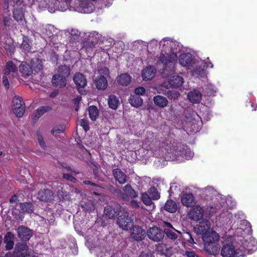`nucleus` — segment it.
<instances>
[{
	"label": "nucleus",
	"instance_id": "55",
	"mask_svg": "<svg viewBox=\"0 0 257 257\" xmlns=\"http://www.w3.org/2000/svg\"><path fill=\"white\" fill-rule=\"evenodd\" d=\"M3 83L6 88H9L10 87V84L9 83L8 78L6 76H3Z\"/></svg>",
	"mask_w": 257,
	"mask_h": 257
},
{
	"label": "nucleus",
	"instance_id": "32",
	"mask_svg": "<svg viewBox=\"0 0 257 257\" xmlns=\"http://www.w3.org/2000/svg\"><path fill=\"white\" fill-rule=\"evenodd\" d=\"M117 82L122 86H126L130 84L131 80V76L127 73L120 75L117 77Z\"/></svg>",
	"mask_w": 257,
	"mask_h": 257
},
{
	"label": "nucleus",
	"instance_id": "29",
	"mask_svg": "<svg viewBox=\"0 0 257 257\" xmlns=\"http://www.w3.org/2000/svg\"><path fill=\"white\" fill-rule=\"evenodd\" d=\"M153 100L156 105L162 108L167 106L168 103L167 99L161 95L155 96L153 98Z\"/></svg>",
	"mask_w": 257,
	"mask_h": 257
},
{
	"label": "nucleus",
	"instance_id": "2",
	"mask_svg": "<svg viewBox=\"0 0 257 257\" xmlns=\"http://www.w3.org/2000/svg\"><path fill=\"white\" fill-rule=\"evenodd\" d=\"M242 230H243L244 235L247 234L246 238L243 236L242 240V247L243 251H247V253H252L257 249V241L251 236V226L250 223L246 220H242Z\"/></svg>",
	"mask_w": 257,
	"mask_h": 257
},
{
	"label": "nucleus",
	"instance_id": "50",
	"mask_svg": "<svg viewBox=\"0 0 257 257\" xmlns=\"http://www.w3.org/2000/svg\"><path fill=\"white\" fill-rule=\"evenodd\" d=\"M6 67L11 72H14L17 70L16 66L12 61H9L6 65Z\"/></svg>",
	"mask_w": 257,
	"mask_h": 257
},
{
	"label": "nucleus",
	"instance_id": "60",
	"mask_svg": "<svg viewBox=\"0 0 257 257\" xmlns=\"http://www.w3.org/2000/svg\"><path fill=\"white\" fill-rule=\"evenodd\" d=\"M194 74L200 75L204 73V70L202 68H197L194 70Z\"/></svg>",
	"mask_w": 257,
	"mask_h": 257
},
{
	"label": "nucleus",
	"instance_id": "63",
	"mask_svg": "<svg viewBox=\"0 0 257 257\" xmlns=\"http://www.w3.org/2000/svg\"><path fill=\"white\" fill-rule=\"evenodd\" d=\"M58 94V90H55L50 93V97L51 98H54V97H56Z\"/></svg>",
	"mask_w": 257,
	"mask_h": 257
},
{
	"label": "nucleus",
	"instance_id": "13",
	"mask_svg": "<svg viewBox=\"0 0 257 257\" xmlns=\"http://www.w3.org/2000/svg\"><path fill=\"white\" fill-rule=\"evenodd\" d=\"M202 238L204 244H208L217 242L219 238V235L214 231H211L203 235Z\"/></svg>",
	"mask_w": 257,
	"mask_h": 257
},
{
	"label": "nucleus",
	"instance_id": "28",
	"mask_svg": "<svg viewBox=\"0 0 257 257\" xmlns=\"http://www.w3.org/2000/svg\"><path fill=\"white\" fill-rule=\"evenodd\" d=\"M187 97L190 101L193 103H199L201 100V93L197 90H193L188 93Z\"/></svg>",
	"mask_w": 257,
	"mask_h": 257
},
{
	"label": "nucleus",
	"instance_id": "37",
	"mask_svg": "<svg viewBox=\"0 0 257 257\" xmlns=\"http://www.w3.org/2000/svg\"><path fill=\"white\" fill-rule=\"evenodd\" d=\"M118 99L114 95H111L108 98V104L109 107L113 109H116L118 104Z\"/></svg>",
	"mask_w": 257,
	"mask_h": 257
},
{
	"label": "nucleus",
	"instance_id": "46",
	"mask_svg": "<svg viewBox=\"0 0 257 257\" xmlns=\"http://www.w3.org/2000/svg\"><path fill=\"white\" fill-rule=\"evenodd\" d=\"M169 99H177L179 98L180 94L177 91H168L165 94Z\"/></svg>",
	"mask_w": 257,
	"mask_h": 257
},
{
	"label": "nucleus",
	"instance_id": "34",
	"mask_svg": "<svg viewBox=\"0 0 257 257\" xmlns=\"http://www.w3.org/2000/svg\"><path fill=\"white\" fill-rule=\"evenodd\" d=\"M20 206L21 210L24 212L31 213L34 211V205L31 202L21 203Z\"/></svg>",
	"mask_w": 257,
	"mask_h": 257
},
{
	"label": "nucleus",
	"instance_id": "15",
	"mask_svg": "<svg viewBox=\"0 0 257 257\" xmlns=\"http://www.w3.org/2000/svg\"><path fill=\"white\" fill-rule=\"evenodd\" d=\"M16 254L18 257H26L29 254L28 246L26 243H19L16 245Z\"/></svg>",
	"mask_w": 257,
	"mask_h": 257
},
{
	"label": "nucleus",
	"instance_id": "64",
	"mask_svg": "<svg viewBox=\"0 0 257 257\" xmlns=\"http://www.w3.org/2000/svg\"><path fill=\"white\" fill-rule=\"evenodd\" d=\"M17 199H18L17 196L16 195H14L12 196V197L11 198V199L10 200V202L11 203H13L16 202Z\"/></svg>",
	"mask_w": 257,
	"mask_h": 257
},
{
	"label": "nucleus",
	"instance_id": "20",
	"mask_svg": "<svg viewBox=\"0 0 257 257\" xmlns=\"http://www.w3.org/2000/svg\"><path fill=\"white\" fill-rule=\"evenodd\" d=\"M123 192L122 197L124 199H126L128 197L135 198L138 196L136 192L130 184H126L123 187Z\"/></svg>",
	"mask_w": 257,
	"mask_h": 257
},
{
	"label": "nucleus",
	"instance_id": "58",
	"mask_svg": "<svg viewBox=\"0 0 257 257\" xmlns=\"http://www.w3.org/2000/svg\"><path fill=\"white\" fill-rule=\"evenodd\" d=\"M38 141L40 144V145L42 147L44 148L45 147V142L43 140L42 137L39 134L38 135Z\"/></svg>",
	"mask_w": 257,
	"mask_h": 257
},
{
	"label": "nucleus",
	"instance_id": "35",
	"mask_svg": "<svg viewBox=\"0 0 257 257\" xmlns=\"http://www.w3.org/2000/svg\"><path fill=\"white\" fill-rule=\"evenodd\" d=\"M164 209L169 212L173 213L177 210V206L174 201L169 200L166 202L164 206Z\"/></svg>",
	"mask_w": 257,
	"mask_h": 257
},
{
	"label": "nucleus",
	"instance_id": "26",
	"mask_svg": "<svg viewBox=\"0 0 257 257\" xmlns=\"http://www.w3.org/2000/svg\"><path fill=\"white\" fill-rule=\"evenodd\" d=\"M157 250L161 254L168 256L171 253L172 249V247L169 246L167 244L161 243L157 246Z\"/></svg>",
	"mask_w": 257,
	"mask_h": 257
},
{
	"label": "nucleus",
	"instance_id": "42",
	"mask_svg": "<svg viewBox=\"0 0 257 257\" xmlns=\"http://www.w3.org/2000/svg\"><path fill=\"white\" fill-rule=\"evenodd\" d=\"M219 205H208L207 206L204 212L206 214L208 215H212L214 213H216V211L219 209Z\"/></svg>",
	"mask_w": 257,
	"mask_h": 257
},
{
	"label": "nucleus",
	"instance_id": "40",
	"mask_svg": "<svg viewBox=\"0 0 257 257\" xmlns=\"http://www.w3.org/2000/svg\"><path fill=\"white\" fill-rule=\"evenodd\" d=\"M52 109V108L49 106H43L38 108L35 112L36 116L38 118L40 117L45 112H48Z\"/></svg>",
	"mask_w": 257,
	"mask_h": 257
},
{
	"label": "nucleus",
	"instance_id": "17",
	"mask_svg": "<svg viewBox=\"0 0 257 257\" xmlns=\"http://www.w3.org/2000/svg\"><path fill=\"white\" fill-rule=\"evenodd\" d=\"M181 202L184 206L190 207L195 204V199L192 194L185 193L181 197Z\"/></svg>",
	"mask_w": 257,
	"mask_h": 257
},
{
	"label": "nucleus",
	"instance_id": "49",
	"mask_svg": "<svg viewBox=\"0 0 257 257\" xmlns=\"http://www.w3.org/2000/svg\"><path fill=\"white\" fill-rule=\"evenodd\" d=\"M63 178L68 180L73 183H76L77 181L75 178H74L73 176H72V175L69 173H63Z\"/></svg>",
	"mask_w": 257,
	"mask_h": 257
},
{
	"label": "nucleus",
	"instance_id": "16",
	"mask_svg": "<svg viewBox=\"0 0 257 257\" xmlns=\"http://www.w3.org/2000/svg\"><path fill=\"white\" fill-rule=\"evenodd\" d=\"M19 237L23 240H29L32 236V231L27 227L21 226L18 229Z\"/></svg>",
	"mask_w": 257,
	"mask_h": 257
},
{
	"label": "nucleus",
	"instance_id": "7",
	"mask_svg": "<svg viewBox=\"0 0 257 257\" xmlns=\"http://www.w3.org/2000/svg\"><path fill=\"white\" fill-rule=\"evenodd\" d=\"M163 227L164 233L172 240H175L178 238V235L181 234V232L175 229L169 222H164Z\"/></svg>",
	"mask_w": 257,
	"mask_h": 257
},
{
	"label": "nucleus",
	"instance_id": "48",
	"mask_svg": "<svg viewBox=\"0 0 257 257\" xmlns=\"http://www.w3.org/2000/svg\"><path fill=\"white\" fill-rule=\"evenodd\" d=\"M79 124L83 127L85 132L88 131L89 130V126L88 122V120L86 119H81L79 120Z\"/></svg>",
	"mask_w": 257,
	"mask_h": 257
},
{
	"label": "nucleus",
	"instance_id": "47",
	"mask_svg": "<svg viewBox=\"0 0 257 257\" xmlns=\"http://www.w3.org/2000/svg\"><path fill=\"white\" fill-rule=\"evenodd\" d=\"M64 132V128L62 126H56L51 130V133L53 135H56L58 134L62 133Z\"/></svg>",
	"mask_w": 257,
	"mask_h": 257
},
{
	"label": "nucleus",
	"instance_id": "14",
	"mask_svg": "<svg viewBox=\"0 0 257 257\" xmlns=\"http://www.w3.org/2000/svg\"><path fill=\"white\" fill-rule=\"evenodd\" d=\"M204 212L200 206L196 205L190 211L189 216L192 219L197 220L203 216Z\"/></svg>",
	"mask_w": 257,
	"mask_h": 257
},
{
	"label": "nucleus",
	"instance_id": "56",
	"mask_svg": "<svg viewBox=\"0 0 257 257\" xmlns=\"http://www.w3.org/2000/svg\"><path fill=\"white\" fill-rule=\"evenodd\" d=\"M11 18L10 17H5L4 19V23L6 27L10 26L11 25Z\"/></svg>",
	"mask_w": 257,
	"mask_h": 257
},
{
	"label": "nucleus",
	"instance_id": "59",
	"mask_svg": "<svg viewBox=\"0 0 257 257\" xmlns=\"http://www.w3.org/2000/svg\"><path fill=\"white\" fill-rule=\"evenodd\" d=\"M81 97L80 96H78L76 98H75L74 99H73V102L74 103L77 105V104L79 103L80 100H81ZM78 106H76V108H75V109L76 111L78 110Z\"/></svg>",
	"mask_w": 257,
	"mask_h": 257
},
{
	"label": "nucleus",
	"instance_id": "1",
	"mask_svg": "<svg viewBox=\"0 0 257 257\" xmlns=\"http://www.w3.org/2000/svg\"><path fill=\"white\" fill-rule=\"evenodd\" d=\"M160 46L161 53L159 60L164 67V73L174 72L177 58L176 43L170 39H163L160 42Z\"/></svg>",
	"mask_w": 257,
	"mask_h": 257
},
{
	"label": "nucleus",
	"instance_id": "4",
	"mask_svg": "<svg viewBox=\"0 0 257 257\" xmlns=\"http://www.w3.org/2000/svg\"><path fill=\"white\" fill-rule=\"evenodd\" d=\"M232 237L228 240L224 241L221 250V255L223 257H237L238 254L237 249L235 248L232 241Z\"/></svg>",
	"mask_w": 257,
	"mask_h": 257
},
{
	"label": "nucleus",
	"instance_id": "24",
	"mask_svg": "<svg viewBox=\"0 0 257 257\" xmlns=\"http://www.w3.org/2000/svg\"><path fill=\"white\" fill-rule=\"evenodd\" d=\"M14 235L11 232H8L6 233L4 237V242L6 244V250L12 249L14 245Z\"/></svg>",
	"mask_w": 257,
	"mask_h": 257
},
{
	"label": "nucleus",
	"instance_id": "22",
	"mask_svg": "<svg viewBox=\"0 0 257 257\" xmlns=\"http://www.w3.org/2000/svg\"><path fill=\"white\" fill-rule=\"evenodd\" d=\"M169 84L171 87H179L184 83L182 77L176 75L171 77L168 80Z\"/></svg>",
	"mask_w": 257,
	"mask_h": 257
},
{
	"label": "nucleus",
	"instance_id": "41",
	"mask_svg": "<svg viewBox=\"0 0 257 257\" xmlns=\"http://www.w3.org/2000/svg\"><path fill=\"white\" fill-rule=\"evenodd\" d=\"M32 64L34 69L36 70H41L43 68L42 60L39 58H35L32 60Z\"/></svg>",
	"mask_w": 257,
	"mask_h": 257
},
{
	"label": "nucleus",
	"instance_id": "44",
	"mask_svg": "<svg viewBox=\"0 0 257 257\" xmlns=\"http://www.w3.org/2000/svg\"><path fill=\"white\" fill-rule=\"evenodd\" d=\"M141 198L144 203L147 205H150L153 203L151 196H149L147 193H143L141 195Z\"/></svg>",
	"mask_w": 257,
	"mask_h": 257
},
{
	"label": "nucleus",
	"instance_id": "6",
	"mask_svg": "<svg viewBox=\"0 0 257 257\" xmlns=\"http://www.w3.org/2000/svg\"><path fill=\"white\" fill-rule=\"evenodd\" d=\"M147 234L151 240L156 242L161 241L164 237V231L156 226L149 228Z\"/></svg>",
	"mask_w": 257,
	"mask_h": 257
},
{
	"label": "nucleus",
	"instance_id": "18",
	"mask_svg": "<svg viewBox=\"0 0 257 257\" xmlns=\"http://www.w3.org/2000/svg\"><path fill=\"white\" fill-rule=\"evenodd\" d=\"M204 249L209 254L216 255L219 253V246L216 242L204 244Z\"/></svg>",
	"mask_w": 257,
	"mask_h": 257
},
{
	"label": "nucleus",
	"instance_id": "5",
	"mask_svg": "<svg viewBox=\"0 0 257 257\" xmlns=\"http://www.w3.org/2000/svg\"><path fill=\"white\" fill-rule=\"evenodd\" d=\"M13 110L19 117H21L25 111L24 103L21 97L15 96L13 99Z\"/></svg>",
	"mask_w": 257,
	"mask_h": 257
},
{
	"label": "nucleus",
	"instance_id": "11",
	"mask_svg": "<svg viewBox=\"0 0 257 257\" xmlns=\"http://www.w3.org/2000/svg\"><path fill=\"white\" fill-rule=\"evenodd\" d=\"M210 228V223L207 219H203L200 221L199 224L197 225L196 229L198 234H202V236L205 233L209 232V229Z\"/></svg>",
	"mask_w": 257,
	"mask_h": 257
},
{
	"label": "nucleus",
	"instance_id": "10",
	"mask_svg": "<svg viewBox=\"0 0 257 257\" xmlns=\"http://www.w3.org/2000/svg\"><path fill=\"white\" fill-rule=\"evenodd\" d=\"M38 198L42 201L51 202L54 200L53 192L49 189H44L40 191L38 194Z\"/></svg>",
	"mask_w": 257,
	"mask_h": 257
},
{
	"label": "nucleus",
	"instance_id": "38",
	"mask_svg": "<svg viewBox=\"0 0 257 257\" xmlns=\"http://www.w3.org/2000/svg\"><path fill=\"white\" fill-rule=\"evenodd\" d=\"M101 36L96 32H93L90 34L88 37V42L92 44H95L100 39Z\"/></svg>",
	"mask_w": 257,
	"mask_h": 257
},
{
	"label": "nucleus",
	"instance_id": "12",
	"mask_svg": "<svg viewBox=\"0 0 257 257\" xmlns=\"http://www.w3.org/2000/svg\"><path fill=\"white\" fill-rule=\"evenodd\" d=\"M146 232L141 227L135 226L132 229L131 236L137 241H141L145 237Z\"/></svg>",
	"mask_w": 257,
	"mask_h": 257
},
{
	"label": "nucleus",
	"instance_id": "31",
	"mask_svg": "<svg viewBox=\"0 0 257 257\" xmlns=\"http://www.w3.org/2000/svg\"><path fill=\"white\" fill-rule=\"evenodd\" d=\"M13 17L20 24L24 25L25 23V20L24 19V16L23 12L21 10H15L13 12Z\"/></svg>",
	"mask_w": 257,
	"mask_h": 257
},
{
	"label": "nucleus",
	"instance_id": "57",
	"mask_svg": "<svg viewBox=\"0 0 257 257\" xmlns=\"http://www.w3.org/2000/svg\"><path fill=\"white\" fill-rule=\"evenodd\" d=\"M139 257H152V253L149 251L142 252Z\"/></svg>",
	"mask_w": 257,
	"mask_h": 257
},
{
	"label": "nucleus",
	"instance_id": "39",
	"mask_svg": "<svg viewBox=\"0 0 257 257\" xmlns=\"http://www.w3.org/2000/svg\"><path fill=\"white\" fill-rule=\"evenodd\" d=\"M88 112L89 117L92 120L96 119L98 115V110L95 106L91 105L89 106Z\"/></svg>",
	"mask_w": 257,
	"mask_h": 257
},
{
	"label": "nucleus",
	"instance_id": "33",
	"mask_svg": "<svg viewBox=\"0 0 257 257\" xmlns=\"http://www.w3.org/2000/svg\"><path fill=\"white\" fill-rule=\"evenodd\" d=\"M130 104L135 107H139L143 104L142 99L137 95H132L129 99Z\"/></svg>",
	"mask_w": 257,
	"mask_h": 257
},
{
	"label": "nucleus",
	"instance_id": "27",
	"mask_svg": "<svg viewBox=\"0 0 257 257\" xmlns=\"http://www.w3.org/2000/svg\"><path fill=\"white\" fill-rule=\"evenodd\" d=\"M180 64L183 67L190 65L192 61V56L190 53L182 54L179 59Z\"/></svg>",
	"mask_w": 257,
	"mask_h": 257
},
{
	"label": "nucleus",
	"instance_id": "52",
	"mask_svg": "<svg viewBox=\"0 0 257 257\" xmlns=\"http://www.w3.org/2000/svg\"><path fill=\"white\" fill-rule=\"evenodd\" d=\"M70 34L72 36L74 37V39H77L79 37L80 33L77 30L72 29L70 31Z\"/></svg>",
	"mask_w": 257,
	"mask_h": 257
},
{
	"label": "nucleus",
	"instance_id": "43",
	"mask_svg": "<svg viewBox=\"0 0 257 257\" xmlns=\"http://www.w3.org/2000/svg\"><path fill=\"white\" fill-rule=\"evenodd\" d=\"M148 192L152 199L157 200L160 198V194L156 188H150Z\"/></svg>",
	"mask_w": 257,
	"mask_h": 257
},
{
	"label": "nucleus",
	"instance_id": "25",
	"mask_svg": "<svg viewBox=\"0 0 257 257\" xmlns=\"http://www.w3.org/2000/svg\"><path fill=\"white\" fill-rule=\"evenodd\" d=\"M113 175L115 179L120 184H124L126 181V176L120 169H115L113 171Z\"/></svg>",
	"mask_w": 257,
	"mask_h": 257
},
{
	"label": "nucleus",
	"instance_id": "19",
	"mask_svg": "<svg viewBox=\"0 0 257 257\" xmlns=\"http://www.w3.org/2000/svg\"><path fill=\"white\" fill-rule=\"evenodd\" d=\"M156 69L152 66H148L143 71L142 76L143 79L145 80H148L152 79L155 75Z\"/></svg>",
	"mask_w": 257,
	"mask_h": 257
},
{
	"label": "nucleus",
	"instance_id": "9",
	"mask_svg": "<svg viewBox=\"0 0 257 257\" xmlns=\"http://www.w3.org/2000/svg\"><path fill=\"white\" fill-rule=\"evenodd\" d=\"M117 223L120 227L123 230H128L132 226V221L130 217L120 215L117 219Z\"/></svg>",
	"mask_w": 257,
	"mask_h": 257
},
{
	"label": "nucleus",
	"instance_id": "61",
	"mask_svg": "<svg viewBox=\"0 0 257 257\" xmlns=\"http://www.w3.org/2000/svg\"><path fill=\"white\" fill-rule=\"evenodd\" d=\"M204 67H206V68H212L213 67V65L212 64L211 62H210L208 58H207V59L205 61L204 63Z\"/></svg>",
	"mask_w": 257,
	"mask_h": 257
},
{
	"label": "nucleus",
	"instance_id": "53",
	"mask_svg": "<svg viewBox=\"0 0 257 257\" xmlns=\"http://www.w3.org/2000/svg\"><path fill=\"white\" fill-rule=\"evenodd\" d=\"M145 89L143 87L137 88L135 89V93L138 95H142L145 93Z\"/></svg>",
	"mask_w": 257,
	"mask_h": 257
},
{
	"label": "nucleus",
	"instance_id": "3",
	"mask_svg": "<svg viewBox=\"0 0 257 257\" xmlns=\"http://www.w3.org/2000/svg\"><path fill=\"white\" fill-rule=\"evenodd\" d=\"M70 74V69L66 65L60 66L57 69V73L52 78V83L56 87L62 88L66 86V78Z\"/></svg>",
	"mask_w": 257,
	"mask_h": 257
},
{
	"label": "nucleus",
	"instance_id": "51",
	"mask_svg": "<svg viewBox=\"0 0 257 257\" xmlns=\"http://www.w3.org/2000/svg\"><path fill=\"white\" fill-rule=\"evenodd\" d=\"M21 48L25 51H29L31 49L29 42L26 40H23L21 44Z\"/></svg>",
	"mask_w": 257,
	"mask_h": 257
},
{
	"label": "nucleus",
	"instance_id": "21",
	"mask_svg": "<svg viewBox=\"0 0 257 257\" xmlns=\"http://www.w3.org/2000/svg\"><path fill=\"white\" fill-rule=\"evenodd\" d=\"M115 207L111 205H108L104 208V214L106 217L111 219L115 217L118 213V208L120 207L119 205H116Z\"/></svg>",
	"mask_w": 257,
	"mask_h": 257
},
{
	"label": "nucleus",
	"instance_id": "62",
	"mask_svg": "<svg viewBox=\"0 0 257 257\" xmlns=\"http://www.w3.org/2000/svg\"><path fill=\"white\" fill-rule=\"evenodd\" d=\"M158 44L157 41L155 40L151 41L148 44V46H157Z\"/></svg>",
	"mask_w": 257,
	"mask_h": 257
},
{
	"label": "nucleus",
	"instance_id": "23",
	"mask_svg": "<svg viewBox=\"0 0 257 257\" xmlns=\"http://www.w3.org/2000/svg\"><path fill=\"white\" fill-rule=\"evenodd\" d=\"M19 70L24 77L29 76L33 73L32 67L26 62H22L21 64Z\"/></svg>",
	"mask_w": 257,
	"mask_h": 257
},
{
	"label": "nucleus",
	"instance_id": "8",
	"mask_svg": "<svg viewBox=\"0 0 257 257\" xmlns=\"http://www.w3.org/2000/svg\"><path fill=\"white\" fill-rule=\"evenodd\" d=\"M73 80L79 92H81V89L87 85L86 79L82 73H76L73 76Z\"/></svg>",
	"mask_w": 257,
	"mask_h": 257
},
{
	"label": "nucleus",
	"instance_id": "36",
	"mask_svg": "<svg viewBox=\"0 0 257 257\" xmlns=\"http://www.w3.org/2000/svg\"><path fill=\"white\" fill-rule=\"evenodd\" d=\"M81 207L84 210L91 212L94 209V201L92 200H87L86 201H83L81 203Z\"/></svg>",
	"mask_w": 257,
	"mask_h": 257
},
{
	"label": "nucleus",
	"instance_id": "45",
	"mask_svg": "<svg viewBox=\"0 0 257 257\" xmlns=\"http://www.w3.org/2000/svg\"><path fill=\"white\" fill-rule=\"evenodd\" d=\"M165 149L170 153H174L175 155L177 151L179 149L178 146L177 144L174 141L172 143H170L169 146H168Z\"/></svg>",
	"mask_w": 257,
	"mask_h": 257
},
{
	"label": "nucleus",
	"instance_id": "30",
	"mask_svg": "<svg viewBox=\"0 0 257 257\" xmlns=\"http://www.w3.org/2000/svg\"><path fill=\"white\" fill-rule=\"evenodd\" d=\"M96 87L99 90H104L107 86V81L106 78L102 75H100L95 80Z\"/></svg>",
	"mask_w": 257,
	"mask_h": 257
},
{
	"label": "nucleus",
	"instance_id": "54",
	"mask_svg": "<svg viewBox=\"0 0 257 257\" xmlns=\"http://www.w3.org/2000/svg\"><path fill=\"white\" fill-rule=\"evenodd\" d=\"M185 255H186L187 257H198L195 252L192 250L186 251L185 252Z\"/></svg>",
	"mask_w": 257,
	"mask_h": 257
}]
</instances>
